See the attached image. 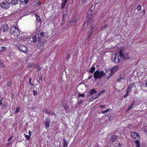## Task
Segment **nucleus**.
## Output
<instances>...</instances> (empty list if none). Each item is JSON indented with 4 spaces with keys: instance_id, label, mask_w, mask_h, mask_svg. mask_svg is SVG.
I'll list each match as a JSON object with an SVG mask.
<instances>
[{
    "instance_id": "0e129e2a",
    "label": "nucleus",
    "mask_w": 147,
    "mask_h": 147,
    "mask_svg": "<svg viewBox=\"0 0 147 147\" xmlns=\"http://www.w3.org/2000/svg\"><path fill=\"white\" fill-rule=\"evenodd\" d=\"M109 109H107L106 111L107 112L109 111Z\"/></svg>"
},
{
    "instance_id": "c85d7f7f",
    "label": "nucleus",
    "mask_w": 147,
    "mask_h": 147,
    "mask_svg": "<svg viewBox=\"0 0 147 147\" xmlns=\"http://www.w3.org/2000/svg\"><path fill=\"white\" fill-rule=\"evenodd\" d=\"M94 26H92V24H91V28L90 29V31L89 32H92V31L94 29Z\"/></svg>"
},
{
    "instance_id": "72a5a7b5",
    "label": "nucleus",
    "mask_w": 147,
    "mask_h": 147,
    "mask_svg": "<svg viewBox=\"0 0 147 147\" xmlns=\"http://www.w3.org/2000/svg\"><path fill=\"white\" fill-rule=\"evenodd\" d=\"M78 97L82 96V97H84L85 96V95L84 94H81L80 93H78Z\"/></svg>"
},
{
    "instance_id": "e2e57ef3",
    "label": "nucleus",
    "mask_w": 147,
    "mask_h": 147,
    "mask_svg": "<svg viewBox=\"0 0 147 147\" xmlns=\"http://www.w3.org/2000/svg\"><path fill=\"white\" fill-rule=\"evenodd\" d=\"M67 1H65V0L64 1V2L63 3H64V4L65 5V3H66L67 2Z\"/></svg>"
},
{
    "instance_id": "7c9ffc66",
    "label": "nucleus",
    "mask_w": 147,
    "mask_h": 147,
    "mask_svg": "<svg viewBox=\"0 0 147 147\" xmlns=\"http://www.w3.org/2000/svg\"><path fill=\"white\" fill-rule=\"evenodd\" d=\"M35 16L36 17L37 20L38 21H39L40 20V18L38 15H36Z\"/></svg>"
},
{
    "instance_id": "1a4fd4ad",
    "label": "nucleus",
    "mask_w": 147,
    "mask_h": 147,
    "mask_svg": "<svg viewBox=\"0 0 147 147\" xmlns=\"http://www.w3.org/2000/svg\"><path fill=\"white\" fill-rule=\"evenodd\" d=\"M50 122L49 119H46L45 121L44 124L46 128H49L50 126L49 124Z\"/></svg>"
},
{
    "instance_id": "473e14b6",
    "label": "nucleus",
    "mask_w": 147,
    "mask_h": 147,
    "mask_svg": "<svg viewBox=\"0 0 147 147\" xmlns=\"http://www.w3.org/2000/svg\"><path fill=\"white\" fill-rule=\"evenodd\" d=\"M20 108H16L15 113H18L20 110Z\"/></svg>"
},
{
    "instance_id": "69168bd1",
    "label": "nucleus",
    "mask_w": 147,
    "mask_h": 147,
    "mask_svg": "<svg viewBox=\"0 0 147 147\" xmlns=\"http://www.w3.org/2000/svg\"><path fill=\"white\" fill-rule=\"evenodd\" d=\"M14 96V94H12L11 95V97L12 98H13Z\"/></svg>"
},
{
    "instance_id": "13d9d810",
    "label": "nucleus",
    "mask_w": 147,
    "mask_h": 147,
    "mask_svg": "<svg viewBox=\"0 0 147 147\" xmlns=\"http://www.w3.org/2000/svg\"><path fill=\"white\" fill-rule=\"evenodd\" d=\"M2 99H1L0 100V105H1L2 104Z\"/></svg>"
},
{
    "instance_id": "9d476101",
    "label": "nucleus",
    "mask_w": 147,
    "mask_h": 147,
    "mask_svg": "<svg viewBox=\"0 0 147 147\" xmlns=\"http://www.w3.org/2000/svg\"><path fill=\"white\" fill-rule=\"evenodd\" d=\"M119 67L118 66L116 65L114 67H112L110 69L112 70V73L114 74V73L116 72L118 69Z\"/></svg>"
},
{
    "instance_id": "4d7b16f0",
    "label": "nucleus",
    "mask_w": 147,
    "mask_h": 147,
    "mask_svg": "<svg viewBox=\"0 0 147 147\" xmlns=\"http://www.w3.org/2000/svg\"><path fill=\"white\" fill-rule=\"evenodd\" d=\"M41 69V67H37V70H40Z\"/></svg>"
},
{
    "instance_id": "37998d69",
    "label": "nucleus",
    "mask_w": 147,
    "mask_h": 147,
    "mask_svg": "<svg viewBox=\"0 0 147 147\" xmlns=\"http://www.w3.org/2000/svg\"><path fill=\"white\" fill-rule=\"evenodd\" d=\"M70 55L68 54L67 55V60H68L70 58Z\"/></svg>"
},
{
    "instance_id": "e433bc0d",
    "label": "nucleus",
    "mask_w": 147,
    "mask_h": 147,
    "mask_svg": "<svg viewBox=\"0 0 147 147\" xmlns=\"http://www.w3.org/2000/svg\"><path fill=\"white\" fill-rule=\"evenodd\" d=\"M33 93L34 95V96L37 94V90H34L33 91Z\"/></svg>"
},
{
    "instance_id": "6e6552de",
    "label": "nucleus",
    "mask_w": 147,
    "mask_h": 147,
    "mask_svg": "<svg viewBox=\"0 0 147 147\" xmlns=\"http://www.w3.org/2000/svg\"><path fill=\"white\" fill-rule=\"evenodd\" d=\"M131 135L132 137L136 140H137V138H140V136L138 133L135 132H132L131 134Z\"/></svg>"
},
{
    "instance_id": "cd10ccee",
    "label": "nucleus",
    "mask_w": 147,
    "mask_h": 147,
    "mask_svg": "<svg viewBox=\"0 0 147 147\" xmlns=\"http://www.w3.org/2000/svg\"><path fill=\"white\" fill-rule=\"evenodd\" d=\"M0 67L2 68H4L5 67V65L3 63L0 62Z\"/></svg>"
},
{
    "instance_id": "6e6d98bb",
    "label": "nucleus",
    "mask_w": 147,
    "mask_h": 147,
    "mask_svg": "<svg viewBox=\"0 0 147 147\" xmlns=\"http://www.w3.org/2000/svg\"><path fill=\"white\" fill-rule=\"evenodd\" d=\"M2 49L1 50V51H4V50H5V48L4 47H2Z\"/></svg>"
},
{
    "instance_id": "58836bf2",
    "label": "nucleus",
    "mask_w": 147,
    "mask_h": 147,
    "mask_svg": "<svg viewBox=\"0 0 147 147\" xmlns=\"http://www.w3.org/2000/svg\"><path fill=\"white\" fill-rule=\"evenodd\" d=\"M62 107L64 109H66L67 107V105H62Z\"/></svg>"
},
{
    "instance_id": "ddd939ff",
    "label": "nucleus",
    "mask_w": 147,
    "mask_h": 147,
    "mask_svg": "<svg viewBox=\"0 0 147 147\" xmlns=\"http://www.w3.org/2000/svg\"><path fill=\"white\" fill-rule=\"evenodd\" d=\"M136 102V101L135 100H134L132 102L131 104L129 106V107L127 109V110L126 111V112H127L128 111H129L130 109H132L133 107V105L134 104V103Z\"/></svg>"
},
{
    "instance_id": "c03bdc74",
    "label": "nucleus",
    "mask_w": 147,
    "mask_h": 147,
    "mask_svg": "<svg viewBox=\"0 0 147 147\" xmlns=\"http://www.w3.org/2000/svg\"><path fill=\"white\" fill-rule=\"evenodd\" d=\"M65 5L64 4V3H63L62 5V6H61V8L62 9L63 8H64V7H65Z\"/></svg>"
},
{
    "instance_id": "052dcab7",
    "label": "nucleus",
    "mask_w": 147,
    "mask_h": 147,
    "mask_svg": "<svg viewBox=\"0 0 147 147\" xmlns=\"http://www.w3.org/2000/svg\"><path fill=\"white\" fill-rule=\"evenodd\" d=\"M105 107V105H101L100 106V107H101V108H104Z\"/></svg>"
},
{
    "instance_id": "20e7f679",
    "label": "nucleus",
    "mask_w": 147,
    "mask_h": 147,
    "mask_svg": "<svg viewBox=\"0 0 147 147\" xmlns=\"http://www.w3.org/2000/svg\"><path fill=\"white\" fill-rule=\"evenodd\" d=\"M17 48L24 52H27L28 51L27 47L26 46L21 44H18L16 45Z\"/></svg>"
},
{
    "instance_id": "2eb2a0df",
    "label": "nucleus",
    "mask_w": 147,
    "mask_h": 147,
    "mask_svg": "<svg viewBox=\"0 0 147 147\" xmlns=\"http://www.w3.org/2000/svg\"><path fill=\"white\" fill-rule=\"evenodd\" d=\"M134 84V83L130 84L128 87L127 90L131 92V89L133 87Z\"/></svg>"
},
{
    "instance_id": "393cba45",
    "label": "nucleus",
    "mask_w": 147,
    "mask_h": 147,
    "mask_svg": "<svg viewBox=\"0 0 147 147\" xmlns=\"http://www.w3.org/2000/svg\"><path fill=\"white\" fill-rule=\"evenodd\" d=\"M131 92L127 90L124 96V98H125L127 96L129 95V93Z\"/></svg>"
},
{
    "instance_id": "f3484780",
    "label": "nucleus",
    "mask_w": 147,
    "mask_h": 147,
    "mask_svg": "<svg viewBox=\"0 0 147 147\" xmlns=\"http://www.w3.org/2000/svg\"><path fill=\"white\" fill-rule=\"evenodd\" d=\"M63 147H67V146L68 142L67 140H66L65 139H63Z\"/></svg>"
},
{
    "instance_id": "2f4dec72",
    "label": "nucleus",
    "mask_w": 147,
    "mask_h": 147,
    "mask_svg": "<svg viewBox=\"0 0 147 147\" xmlns=\"http://www.w3.org/2000/svg\"><path fill=\"white\" fill-rule=\"evenodd\" d=\"M137 9L138 11H140L141 9V6L140 5L138 6L137 7Z\"/></svg>"
},
{
    "instance_id": "680f3d73",
    "label": "nucleus",
    "mask_w": 147,
    "mask_h": 147,
    "mask_svg": "<svg viewBox=\"0 0 147 147\" xmlns=\"http://www.w3.org/2000/svg\"><path fill=\"white\" fill-rule=\"evenodd\" d=\"M145 86L147 88V81H146V83L145 85Z\"/></svg>"
},
{
    "instance_id": "a211bd4d",
    "label": "nucleus",
    "mask_w": 147,
    "mask_h": 147,
    "mask_svg": "<svg viewBox=\"0 0 147 147\" xmlns=\"http://www.w3.org/2000/svg\"><path fill=\"white\" fill-rule=\"evenodd\" d=\"M97 92L96 90L95 89H92L89 91V93L90 95H92L94 93H96Z\"/></svg>"
},
{
    "instance_id": "5701e85b",
    "label": "nucleus",
    "mask_w": 147,
    "mask_h": 147,
    "mask_svg": "<svg viewBox=\"0 0 147 147\" xmlns=\"http://www.w3.org/2000/svg\"><path fill=\"white\" fill-rule=\"evenodd\" d=\"M135 142L136 143V147H140L139 142L138 140H136V141H135Z\"/></svg>"
},
{
    "instance_id": "aec40b11",
    "label": "nucleus",
    "mask_w": 147,
    "mask_h": 147,
    "mask_svg": "<svg viewBox=\"0 0 147 147\" xmlns=\"http://www.w3.org/2000/svg\"><path fill=\"white\" fill-rule=\"evenodd\" d=\"M11 3L12 5H15L18 3L17 0H12L11 1Z\"/></svg>"
},
{
    "instance_id": "5fc2aeb1",
    "label": "nucleus",
    "mask_w": 147,
    "mask_h": 147,
    "mask_svg": "<svg viewBox=\"0 0 147 147\" xmlns=\"http://www.w3.org/2000/svg\"><path fill=\"white\" fill-rule=\"evenodd\" d=\"M101 113L103 114H104L105 113H107V112H106V111H102Z\"/></svg>"
},
{
    "instance_id": "3c124183",
    "label": "nucleus",
    "mask_w": 147,
    "mask_h": 147,
    "mask_svg": "<svg viewBox=\"0 0 147 147\" xmlns=\"http://www.w3.org/2000/svg\"><path fill=\"white\" fill-rule=\"evenodd\" d=\"M28 133H29V136L30 137V136L31 135V134H32V132L30 131H29Z\"/></svg>"
},
{
    "instance_id": "de8ad7c7",
    "label": "nucleus",
    "mask_w": 147,
    "mask_h": 147,
    "mask_svg": "<svg viewBox=\"0 0 147 147\" xmlns=\"http://www.w3.org/2000/svg\"><path fill=\"white\" fill-rule=\"evenodd\" d=\"M145 10L143 9L142 11L141 12L142 13H143L144 15V14H145Z\"/></svg>"
},
{
    "instance_id": "a18cd8bd",
    "label": "nucleus",
    "mask_w": 147,
    "mask_h": 147,
    "mask_svg": "<svg viewBox=\"0 0 147 147\" xmlns=\"http://www.w3.org/2000/svg\"><path fill=\"white\" fill-rule=\"evenodd\" d=\"M108 25L107 24H106L104 26H102V28H105V27H107V26H108Z\"/></svg>"
},
{
    "instance_id": "bb28decb",
    "label": "nucleus",
    "mask_w": 147,
    "mask_h": 147,
    "mask_svg": "<svg viewBox=\"0 0 147 147\" xmlns=\"http://www.w3.org/2000/svg\"><path fill=\"white\" fill-rule=\"evenodd\" d=\"M92 32H89L88 33V36L87 37V39L88 40L91 37L92 35Z\"/></svg>"
},
{
    "instance_id": "49530a36",
    "label": "nucleus",
    "mask_w": 147,
    "mask_h": 147,
    "mask_svg": "<svg viewBox=\"0 0 147 147\" xmlns=\"http://www.w3.org/2000/svg\"><path fill=\"white\" fill-rule=\"evenodd\" d=\"M93 76L92 75L90 76L88 78V80H90V79Z\"/></svg>"
},
{
    "instance_id": "09e8293b",
    "label": "nucleus",
    "mask_w": 147,
    "mask_h": 147,
    "mask_svg": "<svg viewBox=\"0 0 147 147\" xmlns=\"http://www.w3.org/2000/svg\"><path fill=\"white\" fill-rule=\"evenodd\" d=\"M13 136H11L9 138L8 140V141H9L11 140L12 139Z\"/></svg>"
},
{
    "instance_id": "f704fd0d",
    "label": "nucleus",
    "mask_w": 147,
    "mask_h": 147,
    "mask_svg": "<svg viewBox=\"0 0 147 147\" xmlns=\"http://www.w3.org/2000/svg\"><path fill=\"white\" fill-rule=\"evenodd\" d=\"M25 137L28 140H29L30 139V136H29V135H25Z\"/></svg>"
},
{
    "instance_id": "b1692460",
    "label": "nucleus",
    "mask_w": 147,
    "mask_h": 147,
    "mask_svg": "<svg viewBox=\"0 0 147 147\" xmlns=\"http://www.w3.org/2000/svg\"><path fill=\"white\" fill-rule=\"evenodd\" d=\"M113 115L112 113L110 114L108 116V118L110 120H112L113 119Z\"/></svg>"
},
{
    "instance_id": "9b49d317",
    "label": "nucleus",
    "mask_w": 147,
    "mask_h": 147,
    "mask_svg": "<svg viewBox=\"0 0 147 147\" xmlns=\"http://www.w3.org/2000/svg\"><path fill=\"white\" fill-rule=\"evenodd\" d=\"M91 16L90 15L89 16V15L88 14V15L86 17V20L84 22V23L83 25V27H84V26L86 25V24H87V26L88 25V24H87L88 23V21L89 20Z\"/></svg>"
},
{
    "instance_id": "ea45409f",
    "label": "nucleus",
    "mask_w": 147,
    "mask_h": 147,
    "mask_svg": "<svg viewBox=\"0 0 147 147\" xmlns=\"http://www.w3.org/2000/svg\"><path fill=\"white\" fill-rule=\"evenodd\" d=\"M7 85L8 86H10L11 85L10 82L9 81H8L7 83Z\"/></svg>"
},
{
    "instance_id": "603ef678",
    "label": "nucleus",
    "mask_w": 147,
    "mask_h": 147,
    "mask_svg": "<svg viewBox=\"0 0 147 147\" xmlns=\"http://www.w3.org/2000/svg\"><path fill=\"white\" fill-rule=\"evenodd\" d=\"M99 3V0H96L95 2L96 4L98 3Z\"/></svg>"
},
{
    "instance_id": "864d4df0",
    "label": "nucleus",
    "mask_w": 147,
    "mask_h": 147,
    "mask_svg": "<svg viewBox=\"0 0 147 147\" xmlns=\"http://www.w3.org/2000/svg\"><path fill=\"white\" fill-rule=\"evenodd\" d=\"M47 113H50V114H53V113L51 111H48V112H47Z\"/></svg>"
},
{
    "instance_id": "a19ab883",
    "label": "nucleus",
    "mask_w": 147,
    "mask_h": 147,
    "mask_svg": "<svg viewBox=\"0 0 147 147\" xmlns=\"http://www.w3.org/2000/svg\"><path fill=\"white\" fill-rule=\"evenodd\" d=\"M29 0H24V3L25 4H27Z\"/></svg>"
},
{
    "instance_id": "c756f323",
    "label": "nucleus",
    "mask_w": 147,
    "mask_h": 147,
    "mask_svg": "<svg viewBox=\"0 0 147 147\" xmlns=\"http://www.w3.org/2000/svg\"><path fill=\"white\" fill-rule=\"evenodd\" d=\"M31 80H32V78H30L29 79L30 84V85H31L32 86H34V84H32L31 83Z\"/></svg>"
},
{
    "instance_id": "a878e982",
    "label": "nucleus",
    "mask_w": 147,
    "mask_h": 147,
    "mask_svg": "<svg viewBox=\"0 0 147 147\" xmlns=\"http://www.w3.org/2000/svg\"><path fill=\"white\" fill-rule=\"evenodd\" d=\"M38 34H40L41 36H42V37H44L45 36V34L44 32H40V31L38 32Z\"/></svg>"
},
{
    "instance_id": "423d86ee",
    "label": "nucleus",
    "mask_w": 147,
    "mask_h": 147,
    "mask_svg": "<svg viewBox=\"0 0 147 147\" xmlns=\"http://www.w3.org/2000/svg\"><path fill=\"white\" fill-rule=\"evenodd\" d=\"M105 77L106 78H108L111 77L113 75V74L112 73V70L110 69H107L105 73H104Z\"/></svg>"
},
{
    "instance_id": "412c9836",
    "label": "nucleus",
    "mask_w": 147,
    "mask_h": 147,
    "mask_svg": "<svg viewBox=\"0 0 147 147\" xmlns=\"http://www.w3.org/2000/svg\"><path fill=\"white\" fill-rule=\"evenodd\" d=\"M32 39L34 43H36L37 42L36 35L35 34L33 35Z\"/></svg>"
},
{
    "instance_id": "7ed1b4c3",
    "label": "nucleus",
    "mask_w": 147,
    "mask_h": 147,
    "mask_svg": "<svg viewBox=\"0 0 147 147\" xmlns=\"http://www.w3.org/2000/svg\"><path fill=\"white\" fill-rule=\"evenodd\" d=\"M105 75L103 71H99V70L96 71L94 74V77L96 80L97 79H101Z\"/></svg>"
},
{
    "instance_id": "bf43d9fd",
    "label": "nucleus",
    "mask_w": 147,
    "mask_h": 147,
    "mask_svg": "<svg viewBox=\"0 0 147 147\" xmlns=\"http://www.w3.org/2000/svg\"><path fill=\"white\" fill-rule=\"evenodd\" d=\"M23 3V1H20V4H22Z\"/></svg>"
},
{
    "instance_id": "8fccbe9b",
    "label": "nucleus",
    "mask_w": 147,
    "mask_h": 147,
    "mask_svg": "<svg viewBox=\"0 0 147 147\" xmlns=\"http://www.w3.org/2000/svg\"><path fill=\"white\" fill-rule=\"evenodd\" d=\"M7 105V103H6L3 105H2V107H3V106L6 107Z\"/></svg>"
},
{
    "instance_id": "dca6fc26",
    "label": "nucleus",
    "mask_w": 147,
    "mask_h": 147,
    "mask_svg": "<svg viewBox=\"0 0 147 147\" xmlns=\"http://www.w3.org/2000/svg\"><path fill=\"white\" fill-rule=\"evenodd\" d=\"M67 16V14L63 15V17L62 18V20L61 21V25H63L64 24V23L65 22V18Z\"/></svg>"
},
{
    "instance_id": "f03ea898",
    "label": "nucleus",
    "mask_w": 147,
    "mask_h": 147,
    "mask_svg": "<svg viewBox=\"0 0 147 147\" xmlns=\"http://www.w3.org/2000/svg\"><path fill=\"white\" fill-rule=\"evenodd\" d=\"M118 53L120 58L123 59H126L128 58V54L127 52L125 51L124 49H120L118 51Z\"/></svg>"
},
{
    "instance_id": "f8f14e48",
    "label": "nucleus",
    "mask_w": 147,
    "mask_h": 147,
    "mask_svg": "<svg viewBox=\"0 0 147 147\" xmlns=\"http://www.w3.org/2000/svg\"><path fill=\"white\" fill-rule=\"evenodd\" d=\"M2 29L3 32H6L9 29V26L7 24H5L3 25Z\"/></svg>"
},
{
    "instance_id": "0eeeda50",
    "label": "nucleus",
    "mask_w": 147,
    "mask_h": 147,
    "mask_svg": "<svg viewBox=\"0 0 147 147\" xmlns=\"http://www.w3.org/2000/svg\"><path fill=\"white\" fill-rule=\"evenodd\" d=\"M1 6L3 9H6L9 8L10 4L9 3L4 1L1 4Z\"/></svg>"
},
{
    "instance_id": "4c0bfd02",
    "label": "nucleus",
    "mask_w": 147,
    "mask_h": 147,
    "mask_svg": "<svg viewBox=\"0 0 147 147\" xmlns=\"http://www.w3.org/2000/svg\"><path fill=\"white\" fill-rule=\"evenodd\" d=\"M83 102V101L81 100H80V101H78L77 103V104H78V105H80L81 103H82Z\"/></svg>"
},
{
    "instance_id": "338daca9",
    "label": "nucleus",
    "mask_w": 147,
    "mask_h": 147,
    "mask_svg": "<svg viewBox=\"0 0 147 147\" xmlns=\"http://www.w3.org/2000/svg\"><path fill=\"white\" fill-rule=\"evenodd\" d=\"M86 0H82V1L83 2H85L86 1Z\"/></svg>"
},
{
    "instance_id": "c9c22d12",
    "label": "nucleus",
    "mask_w": 147,
    "mask_h": 147,
    "mask_svg": "<svg viewBox=\"0 0 147 147\" xmlns=\"http://www.w3.org/2000/svg\"><path fill=\"white\" fill-rule=\"evenodd\" d=\"M122 80H124V79L123 78H120L119 79H117V82H121Z\"/></svg>"
},
{
    "instance_id": "6ab92c4d",
    "label": "nucleus",
    "mask_w": 147,
    "mask_h": 147,
    "mask_svg": "<svg viewBox=\"0 0 147 147\" xmlns=\"http://www.w3.org/2000/svg\"><path fill=\"white\" fill-rule=\"evenodd\" d=\"M105 92V90H103L101 91H100L95 96V98H97L100 95L103 94Z\"/></svg>"
},
{
    "instance_id": "79ce46f5",
    "label": "nucleus",
    "mask_w": 147,
    "mask_h": 147,
    "mask_svg": "<svg viewBox=\"0 0 147 147\" xmlns=\"http://www.w3.org/2000/svg\"><path fill=\"white\" fill-rule=\"evenodd\" d=\"M96 98H95V96H93L90 99V101H92V98H93L94 99H96Z\"/></svg>"
},
{
    "instance_id": "39448f33",
    "label": "nucleus",
    "mask_w": 147,
    "mask_h": 147,
    "mask_svg": "<svg viewBox=\"0 0 147 147\" xmlns=\"http://www.w3.org/2000/svg\"><path fill=\"white\" fill-rule=\"evenodd\" d=\"M112 57V61L116 63H119V59L116 54L113 55Z\"/></svg>"
},
{
    "instance_id": "4468645a",
    "label": "nucleus",
    "mask_w": 147,
    "mask_h": 147,
    "mask_svg": "<svg viewBox=\"0 0 147 147\" xmlns=\"http://www.w3.org/2000/svg\"><path fill=\"white\" fill-rule=\"evenodd\" d=\"M117 136L115 135H113L111 136V140L112 142V143H113L115 141V140L117 138Z\"/></svg>"
},
{
    "instance_id": "f257e3e1",
    "label": "nucleus",
    "mask_w": 147,
    "mask_h": 147,
    "mask_svg": "<svg viewBox=\"0 0 147 147\" xmlns=\"http://www.w3.org/2000/svg\"><path fill=\"white\" fill-rule=\"evenodd\" d=\"M10 33L14 36L18 37L20 34V31L15 26H11L10 29Z\"/></svg>"
},
{
    "instance_id": "4be33fe9",
    "label": "nucleus",
    "mask_w": 147,
    "mask_h": 147,
    "mask_svg": "<svg viewBox=\"0 0 147 147\" xmlns=\"http://www.w3.org/2000/svg\"><path fill=\"white\" fill-rule=\"evenodd\" d=\"M95 70V68L94 66L92 67L89 70V72L90 73H93Z\"/></svg>"
},
{
    "instance_id": "774afa93",
    "label": "nucleus",
    "mask_w": 147,
    "mask_h": 147,
    "mask_svg": "<svg viewBox=\"0 0 147 147\" xmlns=\"http://www.w3.org/2000/svg\"><path fill=\"white\" fill-rule=\"evenodd\" d=\"M121 146V144L120 143H119L118 145V146Z\"/></svg>"
}]
</instances>
